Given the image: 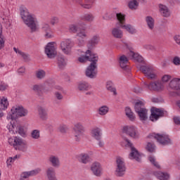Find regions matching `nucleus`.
<instances>
[{
  "instance_id": "obj_1",
  "label": "nucleus",
  "mask_w": 180,
  "mask_h": 180,
  "mask_svg": "<svg viewBox=\"0 0 180 180\" xmlns=\"http://www.w3.org/2000/svg\"><path fill=\"white\" fill-rule=\"evenodd\" d=\"M23 22L30 30V33L39 32V22L34 15L30 13L27 8H23Z\"/></svg>"
},
{
  "instance_id": "obj_2",
  "label": "nucleus",
  "mask_w": 180,
  "mask_h": 180,
  "mask_svg": "<svg viewBox=\"0 0 180 180\" xmlns=\"http://www.w3.org/2000/svg\"><path fill=\"white\" fill-rule=\"evenodd\" d=\"M148 139L156 140L162 146H171L172 144V140L169 138V135L165 134L152 133L148 136Z\"/></svg>"
},
{
  "instance_id": "obj_3",
  "label": "nucleus",
  "mask_w": 180,
  "mask_h": 180,
  "mask_svg": "<svg viewBox=\"0 0 180 180\" xmlns=\"http://www.w3.org/2000/svg\"><path fill=\"white\" fill-rule=\"evenodd\" d=\"M23 116V106L22 105H15L12 107L11 112L7 115L6 119L7 120H16V119H19V117H22Z\"/></svg>"
},
{
  "instance_id": "obj_4",
  "label": "nucleus",
  "mask_w": 180,
  "mask_h": 180,
  "mask_svg": "<svg viewBox=\"0 0 180 180\" xmlns=\"http://www.w3.org/2000/svg\"><path fill=\"white\" fill-rule=\"evenodd\" d=\"M85 127L82 123L77 122L74 124L72 127V134L74 136V139L75 141L79 143L81 141V136H84V133H85Z\"/></svg>"
},
{
  "instance_id": "obj_5",
  "label": "nucleus",
  "mask_w": 180,
  "mask_h": 180,
  "mask_svg": "<svg viewBox=\"0 0 180 180\" xmlns=\"http://www.w3.org/2000/svg\"><path fill=\"white\" fill-rule=\"evenodd\" d=\"M116 176H123L126 174V164L123 158L117 157L116 158Z\"/></svg>"
},
{
  "instance_id": "obj_6",
  "label": "nucleus",
  "mask_w": 180,
  "mask_h": 180,
  "mask_svg": "<svg viewBox=\"0 0 180 180\" xmlns=\"http://www.w3.org/2000/svg\"><path fill=\"white\" fill-rule=\"evenodd\" d=\"M97 63L98 58H96L94 62H91L87 67L86 70V77L91 79L96 78V75L98 74V71H96V69L98 68V65H96Z\"/></svg>"
},
{
  "instance_id": "obj_7",
  "label": "nucleus",
  "mask_w": 180,
  "mask_h": 180,
  "mask_svg": "<svg viewBox=\"0 0 180 180\" xmlns=\"http://www.w3.org/2000/svg\"><path fill=\"white\" fill-rule=\"evenodd\" d=\"M91 134L93 139L98 141V146L103 147L105 146V143L102 141V129L101 127H96L93 128Z\"/></svg>"
},
{
  "instance_id": "obj_8",
  "label": "nucleus",
  "mask_w": 180,
  "mask_h": 180,
  "mask_svg": "<svg viewBox=\"0 0 180 180\" xmlns=\"http://www.w3.org/2000/svg\"><path fill=\"white\" fill-rule=\"evenodd\" d=\"M143 84L145 88H146V89H149V91H155L158 92L164 89V84H162V82L160 81L151 82L150 83L144 82Z\"/></svg>"
},
{
  "instance_id": "obj_9",
  "label": "nucleus",
  "mask_w": 180,
  "mask_h": 180,
  "mask_svg": "<svg viewBox=\"0 0 180 180\" xmlns=\"http://www.w3.org/2000/svg\"><path fill=\"white\" fill-rule=\"evenodd\" d=\"M139 70L149 79H155V78H157L155 70H154V68L150 65H141L140 66Z\"/></svg>"
},
{
  "instance_id": "obj_10",
  "label": "nucleus",
  "mask_w": 180,
  "mask_h": 180,
  "mask_svg": "<svg viewBox=\"0 0 180 180\" xmlns=\"http://www.w3.org/2000/svg\"><path fill=\"white\" fill-rule=\"evenodd\" d=\"M126 143H127V146L131 148V153H129V159L130 160H136L138 162L141 161V155L139 153V150H136L134 146H133V143L130 142V141L127 139H125Z\"/></svg>"
},
{
  "instance_id": "obj_11",
  "label": "nucleus",
  "mask_w": 180,
  "mask_h": 180,
  "mask_svg": "<svg viewBox=\"0 0 180 180\" xmlns=\"http://www.w3.org/2000/svg\"><path fill=\"white\" fill-rule=\"evenodd\" d=\"M122 131L132 139H139L140 137V133H139L137 128L134 126H125L123 127Z\"/></svg>"
},
{
  "instance_id": "obj_12",
  "label": "nucleus",
  "mask_w": 180,
  "mask_h": 180,
  "mask_svg": "<svg viewBox=\"0 0 180 180\" xmlns=\"http://www.w3.org/2000/svg\"><path fill=\"white\" fill-rule=\"evenodd\" d=\"M45 54L48 58H54L57 56V49L54 46V42H49L45 47Z\"/></svg>"
},
{
  "instance_id": "obj_13",
  "label": "nucleus",
  "mask_w": 180,
  "mask_h": 180,
  "mask_svg": "<svg viewBox=\"0 0 180 180\" xmlns=\"http://www.w3.org/2000/svg\"><path fill=\"white\" fill-rule=\"evenodd\" d=\"M169 91H176V95L180 96V79L174 78L171 80L167 86Z\"/></svg>"
},
{
  "instance_id": "obj_14",
  "label": "nucleus",
  "mask_w": 180,
  "mask_h": 180,
  "mask_svg": "<svg viewBox=\"0 0 180 180\" xmlns=\"http://www.w3.org/2000/svg\"><path fill=\"white\" fill-rule=\"evenodd\" d=\"M8 143L10 146H13L15 150H20L22 151L23 150V146H22L23 144V139L22 138L15 136L13 139L10 138L8 139Z\"/></svg>"
},
{
  "instance_id": "obj_15",
  "label": "nucleus",
  "mask_w": 180,
  "mask_h": 180,
  "mask_svg": "<svg viewBox=\"0 0 180 180\" xmlns=\"http://www.w3.org/2000/svg\"><path fill=\"white\" fill-rule=\"evenodd\" d=\"M72 46H74V44L70 39H66L60 43V49L63 53H64V54H67L68 56L71 54Z\"/></svg>"
},
{
  "instance_id": "obj_16",
  "label": "nucleus",
  "mask_w": 180,
  "mask_h": 180,
  "mask_svg": "<svg viewBox=\"0 0 180 180\" xmlns=\"http://www.w3.org/2000/svg\"><path fill=\"white\" fill-rule=\"evenodd\" d=\"M96 58H98V56L95 54H93L92 51L91 50H87L86 51V55L83 56L82 57H79L78 58V61L79 63H86V61H91V63H94V61L96 60Z\"/></svg>"
},
{
  "instance_id": "obj_17",
  "label": "nucleus",
  "mask_w": 180,
  "mask_h": 180,
  "mask_svg": "<svg viewBox=\"0 0 180 180\" xmlns=\"http://www.w3.org/2000/svg\"><path fill=\"white\" fill-rule=\"evenodd\" d=\"M162 116H164V111L161 110L160 108H153V110H151L150 119L152 122H154L155 120L160 119V117H162Z\"/></svg>"
},
{
  "instance_id": "obj_18",
  "label": "nucleus",
  "mask_w": 180,
  "mask_h": 180,
  "mask_svg": "<svg viewBox=\"0 0 180 180\" xmlns=\"http://www.w3.org/2000/svg\"><path fill=\"white\" fill-rule=\"evenodd\" d=\"M91 169L96 176H101L102 175V167L101 163L96 162L91 165Z\"/></svg>"
},
{
  "instance_id": "obj_19",
  "label": "nucleus",
  "mask_w": 180,
  "mask_h": 180,
  "mask_svg": "<svg viewBox=\"0 0 180 180\" xmlns=\"http://www.w3.org/2000/svg\"><path fill=\"white\" fill-rule=\"evenodd\" d=\"M77 36L79 37L77 39L79 46H84V43H85V40H84V39L87 37L85 30H82L80 28V30L77 33Z\"/></svg>"
},
{
  "instance_id": "obj_20",
  "label": "nucleus",
  "mask_w": 180,
  "mask_h": 180,
  "mask_svg": "<svg viewBox=\"0 0 180 180\" xmlns=\"http://www.w3.org/2000/svg\"><path fill=\"white\" fill-rule=\"evenodd\" d=\"M120 26H117L115 27H113L111 30V34L115 37V39H122L123 37V31L120 30Z\"/></svg>"
},
{
  "instance_id": "obj_21",
  "label": "nucleus",
  "mask_w": 180,
  "mask_h": 180,
  "mask_svg": "<svg viewBox=\"0 0 180 180\" xmlns=\"http://www.w3.org/2000/svg\"><path fill=\"white\" fill-rule=\"evenodd\" d=\"M37 110H38V115L39 116V119H41V120L46 121L47 120V119H49L47 110H46L44 107L38 106Z\"/></svg>"
},
{
  "instance_id": "obj_22",
  "label": "nucleus",
  "mask_w": 180,
  "mask_h": 180,
  "mask_svg": "<svg viewBox=\"0 0 180 180\" xmlns=\"http://www.w3.org/2000/svg\"><path fill=\"white\" fill-rule=\"evenodd\" d=\"M99 43V36L94 35L89 41L87 44V49L90 50H93V49Z\"/></svg>"
},
{
  "instance_id": "obj_23",
  "label": "nucleus",
  "mask_w": 180,
  "mask_h": 180,
  "mask_svg": "<svg viewBox=\"0 0 180 180\" xmlns=\"http://www.w3.org/2000/svg\"><path fill=\"white\" fill-rule=\"evenodd\" d=\"M159 11L160 14L164 18H169L171 16V12L169 11V8L167 7L165 5L160 4L159 5Z\"/></svg>"
},
{
  "instance_id": "obj_24",
  "label": "nucleus",
  "mask_w": 180,
  "mask_h": 180,
  "mask_svg": "<svg viewBox=\"0 0 180 180\" xmlns=\"http://www.w3.org/2000/svg\"><path fill=\"white\" fill-rule=\"evenodd\" d=\"M32 91H34V92H36L38 96H41L44 92H47V91H46V89H44V86L43 84H34L32 86Z\"/></svg>"
},
{
  "instance_id": "obj_25",
  "label": "nucleus",
  "mask_w": 180,
  "mask_h": 180,
  "mask_svg": "<svg viewBox=\"0 0 180 180\" xmlns=\"http://www.w3.org/2000/svg\"><path fill=\"white\" fill-rule=\"evenodd\" d=\"M92 86L86 82H80L77 85V89L82 92H86L89 89H91Z\"/></svg>"
},
{
  "instance_id": "obj_26",
  "label": "nucleus",
  "mask_w": 180,
  "mask_h": 180,
  "mask_svg": "<svg viewBox=\"0 0 180 180\" xmlns=\"http://www.w3.org/2000/svg\"><path fill=\"white\" fill-rule=\"evenodd\" d=\"M48 161L54 168H58L60 167V158L58 156L51 155Z\"/></svg>"
},
{
  "instance_id": "obj_27",
  "label": "nucleus",
  "mask_w": 180,
  "mask_h": 180,
  "mask_svg": "<svg viewBox=\"0 0 180 180\" xmlns=\"http://www.w3.org/2000/svg\"><path fill=\"white\" fill-rule=\"evenodd\" d=\"M137 115L141 122H146L148 119V110L147 108H143L141 111H138Z\"/></svg>"
},
{
  "instance_id": "obj_28",
  "label": "nucleus",
  "mask_w": 180,
  "mask_h": 180,
  "mask_svg": "<svg viewBox=\"0 0 180 180\" xmlns=\"http://www.w3.org/2000/svg\"><path fill=\"white\" fill-rule=\"evenodd\" d=\"M117 19L118 22L116 23V26H122L124 25V22H126V17L124 15L122 14V13H119L116 14Z\"/></svg>"
},
{
  "instance_id": "obj_29",
  "label": "nucleus",
  "mask_w": 180,
  "mask_h": 180,
  "mask_svg": "<svg viewBox=\"0 0 180 180\" xmlns=\"http://www.w3.org/2000/svg\"><path fill=\"white\" fill-rule=\"evenodd\" d=\"M46 174L49 180H58L57 179V177H56V169L53 167L48 168Z\"/></svg>"
},
{
  "instance_id": "obj_30",
  "label": "nucleus",
  "mask_w": 180,
  "mask_h": 180,
  "mask_svg": "<svg viewBox=\"0 0 180 180\" xmlns=\"http://www.w3.org/2000/svg\"><path fill=\"white\" fill-rule=\"evenodd\" d=\"M57 60L58 68H60V70H64L65 65H67V62H65L64 57H63V56H58Z\"/></svg>"
},
{
  "instance_id": "obj_31",
  "label": "nucleus",
  "mask_w": 180,
  "mask_h": 180,
  "mask_svg": "<svg viewBox=\"0 0 180 180\" xmlns=\"http://www.w3.org/2000/svg\"><path fill=\"white\" fill-rule=\"evenodd\" d=\"M106 89L112 92L114 96L117 95V91H116V87L113 85V83L110 81L107 82Z\"/></svg>"
},
{
  "instance_id": "obj_32",
  "label": "nucleus",
  "mask_w": 180,
  "mask_h": 180,
  "mask_svg": "<svg viewBox=\"0 0 180 180\" xmlns=\"http://www.w3.org/2000/svg\"><path fill=\"white\" fill-rule=\"evenodd\" d=\"M9 103L8 102V98L2 97L0 98V110H5L8 109Z\"/></svg>"
},
{
  "instance_id": "obj_33",
  "label": "nucleus",
  "mask_w": 180,
  "mask_h": 180,
  "mask_svg": "<svg viewBox=\"0 0 180 180\" xmlns=\"http://www.w3.org/2000/svg\"><path fill=\"white\" fill-rule=\"evenodd\" d=\"M91 161V158L89 155L86 153H82L79 155V162L82 164H88Z\"/></svg>"
},
{
  "instance_id": "obj_34",
  "label": "nucleus",
  "mask_w": 180,
  "mask_h": 180,
  "mask_svg": "<svg viewBox=\"0 0 180 180\" xmlns=\"http://www.w3.org/2000/svg\"><path fill=\"white\" fill-rule=\"evenodd\" d=\"M155 176L160 180H168L169 179V175L167 173H162L161 172H155Z\"/></svg>"
},
{
  "instance_id": "obj_35",
  "label": "nucleus",
  "mask_w": 180,
  "mask_h": 180,
  "mask_svg": "<svg viewBox=\"0 0 180 180\" xmlns=\"http://www.w3.org/2000/svg\"><path fill=\"white\" fill-rule=\"evenodd\" d=\"M125 115L131 122H134L136 120V116L134 113L131 112V109L129 107L125 108Z\"/></svg>"
},
{
  "instance_id": "obj_36",
  "label": "nucleus",
  "mask_w": 180,
  "mask_h": 180,
  "mask_svg": "<svg viewBox=\"0 0 180 180\" xmlns=\"http://www.w3.org/2000/svg\"><path fill=\"white\" fill-rule=\"evenodd\" d=\"M129 56L132 60H135L136 61H138V63H142L143 61V57L139 56V53H134V51H130Z\"/></svg>"
},
{
  "instance_id": "obj_37",
  "label": "nucleus",
  "mask_w": 180,
  "mask_h": 180,
  "mask_svg": "<svg viewBox=\"0 0 180 180\" xmlns=\"http://www.w3.org/2000/svg\"><path fill=\"white\" fill-rule=\"evenodd\" d=\"M122 29H125L127 32H129L130 34H136L137 32V30L134 27H133L131 25H124L122 27H121Z\"/></svg>"
},
{
  "instance_id": "obj_38",
  "label": "nucleus",
  "mask_w": 180,
  "mask_h": 180,
  "mask_svg": "<svg viewBox=\"0 0 180 180\" xmlns=\"http://www.w3.org/2000/svg\"><path fill=\"white\" fill-rule=\"evenodd\" d=\"M146 22L148 25V27L150 30H153V29H154V25H155L154 18H153V17H151V16H147V17H146Z\"/></svg>"
},
{
  "instance_id": "obj_39",
  "label": "nucleus",
  "mask_w": 180,
  "mask_h": 180,
  "mask_svg": "<svg viewBox=\"0 0 180 180\" xmlns=\"http://www.w3.org/2000/svg\"><path fill=\"white\" fill-rule=\"evenodd\" d=\"M145 149L148 153H155V144L153 142H147Z\"/></svg>"
},
{
  "instance_id": "obj_40",
  "label": "nucleus",
  "mask_w": 180,
  "mask_h": 180,
  "mask_svg": "<svg viewBox=\"0 0 180 180\" xmlns=\"http://www.w3.org/2000/svg\"><path fill=\"white\" fill-rule=\"evenodd\" d=\"M77 3L79 4V5H80V6L82 8H83V9H92V4H94V2H82V0H78Z\"/></svg>"
},
{
  "instance_id": "obj_41",
  "label": "nucleus",
  "mask_w": 180,
  "mask_h": 180,
  "mask_svg": "<svg viewBox=\"0 0 180 180\" xmlns=\"http://www.w3.org/2000/svg\"><path fill=\"white\" fill-rule=\"evenodd\" d=\"M98 112L101 116H105V115L109 112V107L108 105H103L98 109Z\"/></svg>"
},
{
  "instance_id": "obj_42",
  "label": "nucleus",
  "mask_w": 180,
  "mask_h": 180,
  "mask_svg": "<svg viewBox=\"0 0 180 180\" xmlns=\"http://www.w3.org/2000/svg\"><path fill=\"white\" fill-rule=\"evenodd\" d=\"M134 109L136 113L140 112L143 109H146V108H144V103H143V101H137L136 103H135Z\"/></svg>"
},
{
  "instance_id": "obj_43",
  "label": "nucleus",
  "mask_w": 180,
  "mask_h": 180,
  "mask_svg": "<svg viewBox=\"0 0 180 180\" xmlns=\"http://www.w3.org/2000/svg\"><path fill=\"white\" fill-rule=\"evenodd\" d=\"M128 7L129 9H131V11H136L139 8V3L137 2V0H131L128 3Z\"/></svg>"
},
{
  "instance_id": "obj_44",
  "label": "nucleus",
  "mask_w": 180,
  "mask_h": 180,
  "mask_svg": "<svg viewBox=\"0 0 180 180\" xmlns=\"http://www.w3.org/2000/svg\"><path fill=\"white\" fill-rule=\"evenodd\" d=\"M35 75L38 79H43L46 77V71H44V70H37L35 72Z\"/></svg>"
},
{
  "instance_id": "obj_45",
  "label": "nucleus",
  "mask_w": 180,
  "mask_h": 180,
  "mask_svg": "<svg viewBox=\"0 0 180 180\" xmlns=\"http://www.w3.org/2000/svg\"><path fill=\"white\" fill-rule=\"evenodd\" d=\"M5 47V37L2 34V26L0 25V50Z\"/></svg>"
},
{
  "instance_id": "obj_46",
  "label": "nucleus",
  "mask_w": 180,
  "mask_h": 180,
  "mask_svg": "<svg viewBox=\"0 0 180 180\" xmlns=\"http://www.w3.org/2000/svg\"><path fill=\"white\" fill-rule=\"evenodd\" d=\"M2 23L5 25L6 28L9 29L12 27V20H10L8 17L2 18Z\"/></svg>"
},
{
  "instance_id": "obj_47",
  "label": "nucleus",
  "mask_w": 180,
  "mask_h": 180,
  "mask_svg": "<svg viewBox=\"0 0 180 180\" xmlns=\"http://www.w3.org/2000/svg\"><path fill=\"white\" fill-rule=\"evenodd\" d=\"M94 15L92 14H84L83 15L81 16V20H86L87 22H92V20H94Z\"/></svg>"
},
{
  "instance_id": "obj_48",
  "label": "nucleus",
  "mask_w": 180,
  "mask_h": 180,
  "mask_svg": "<svg viewBox=\"0 0 180 180\" xmlns=\"http://www.w3.org/2000/svg\"><path fill=\"white\" fill-rule=\"evenodd\" d=\"M31 137L34 140H39L40 139V131L38 129L33 130L31 133Z\"/></svg>"
},
{
  "instance_id": "obj_49",
  "label": "nucleus",
  "mask_w": 180,
  "mask_h": 180,
  "mask_svg": "<svg viewBox=\"0 0 180 180\" xmlns=\"http://www.w3.org/2000/svg\"><path fill=\"white\" fill-rule=\"evenodd\" d=\"M80 29H81V27H79V25H72L70 27V30L72 33H78Z\"/></svg>"
},
{
  "instance_id": "obj_50",
  "label": "nucleus",
  "mask_w": 180,
  "mask_h": 180,
  "mask_svg": "<svg viewBox=\"0 0 180 180\" xmlns=\"http://www.w3.org/2000/svg\"><path fill=\"white\" fill-rule=\"evenodd\" d=\"M148 160H149L150 162H151V164H153V165H154V167H155L158 169L160 168V166L158 164V162L157 161H155V158H154L153 156H150L148 158Z\"/></svg>"
},
{
  "instance_id": "obj_51",
  "label": "nucleus",
  "mask_w": 180,
  "mask_h": 180,
  "mask_svg": "<svg viewBox=\"0 0 180 180\" xmlns=\"http://www.w3.org/2000/svg\"><path fill=\"white\" fill-rule=\"evenodd\" d=\"M58 131H60V133H62L63 134L67 133V131H68V127H67V125H60L58 127Z\"/></svg>"
},
{
  "instance_id": "obj_52",
  "label": "nucleus",
  "mask_w": 180,
  "mask_h": 180,
  "mask_svg": "<svg viewBox=\"0 0 180 180\" xmlns=\"http://www.w3.org/2000/svg\"><path fill=\"white\" fill-rule=\"evenodd\" d=\"M15 133L20 134V136H23V125L19 124L16 127Z\"/></svg>"
},
{
  "instance_id": "obj_53",
  "label": "nucleus",
  "mask_w": 180,
  "mask_h": 180,
  "mask_svg": "<svg viewBox=\"0 0 180 180\" xmlns=\"http://www.w3.org/2000/svg\"><path fill=\"white\" fill-rule=\"evenodd\" d=\"M9 123L7 124V129L10 133H13V129H15V124L12 123V121L8 120Z\"/></svg>"
},
{
  "instance_id": "obj_54",
  "label": "nucleus",
  "mask_w": 180,
  "mask_h": 180,
  "mask_svg": "<svg viewBox=\"0 0 180 180\" xmlns=\"http://www.w3.org/2000/svg\"><path fill=\"white\" fill-rule=\"evenodd\" d=\"M41 29L43 32L46 33V32H49L50 30H51V27H50V25L44 23L42 25Z\"/></svg>"
},
{
  "instance_id": "obj_55",
  "label": "nucleus",
  "mask_w": 180,
  "mask_h": 180,
  "mask_svg": "<svg viewBox=\"0 0 180 180\" xmlns=\"http://www.w3.org/2000/svg\"><path fill=\"white\" fill-rule=\"evenodd\" d=\"M41 169L40 168L35 169L34 170L30 171V176H35V175H37L38 174H40Z\"/></svg>"
},
{
  "instance_id": "obj_56",
  "label": "nucleus",
  "mask_w": 180,
  "mask_h": 180,
  "mask_svg": "<svg viewBox=\"0 0 180 180\" xmlns=\"http://www.w3.org/2000/svg\"><path fill=\"white\" fill-rule=\"evenodd\" d=\"M50 22L51 25H52V26H54V25H57V23L60 22V19L58 18V17L53 16L51 18Z\"/></svg>"
},
{
  "instance_id": "obj_57",
  "label": "nucleus",
  "mask_w": 180,
  "mask_h": 180,
  "mask_svg": "<svg viewBox=\"0 0 180 180\" xmlns=\"http://www.w3.org/2000/svg\"><path fill=\"white\" fill-rule=\"evenodd\" d=\"M32 59L30 58V55L29 53H23V62L29 63Z\"/></svg>"
},
{
  "instance_id": "obj_58",
  "label": "nucleus",
  "mask_w": 180,
  "mask_h": 180,
  "mask_svg": "<svg viewBox=\"0 0 180 180\" xmlns=\"http://www.w3.org/2000/svg\"><path fill=\"white\" fill-rule=\"evenodd\" d=\"M125 63H129V59H127V57L124 55H122L120 58V64H123Z\"/></svg>"
},
{
  "instance_id": "obj_59",
  "label": "nucleus",
  "mask_w": 180,
  "mask_h": 180,
  "mask_svg": "<svg viewBox=\"0 0 180 180\" xmlns=\"http://www.w3.org/2000/svg\"><path fill=\"white\" fill-rule=\"evenodd\" d=\"M128 63H120V65L121 67V68L122 70H124V71H127L129 72L130 71V68H129V65H127Z\"/></svg>"
},
{
  "instance_id": "obj_60",
  "label": "nucleus",
  "mask_w": 180,
  "mask_h": 180,
  "mask_svg": "<svg viewBox=\"0 0 180 180\" xmlns=\"http://www.w3.org/2000/svg\"><path fill=\"white\" fill-rule=\"evenodd\" d=\"M172 63L174 65H180V58L175 56L172 60Z\"/></svg>"
},
{
  "instance_id": "obj_61",
  "label": "nucleus",
  "mask_w": 180,
  "mask_h": 180,
  "mask_svg": "<svg viewBox=\"0 0 180 180\" xmlns=\"http://www.w3.org/2000/svg\"><path fill=\"white\" fill-rule=\"evenodd\" d=\"M44 37H46V39H52L53 32L51 31V30L50 31L45 32Z\"/></svg>"
},
{
  "instance_id": "obj_62",
  "label": "nucleus",
  "mask_w": 180,
  "mask_h": 180,
  "mask_svg": "<svg viewBox=\"0 0 180 180\" xmlns=\"http://www.w3.org/2000/svg\"><path fill=\"white\" fill-rule=\"evenodd\" d=\"M171 79V76L169 75H165L162 77V82H168Z\"/></svg>"
},
{
  "instance_id": "obj_63",
  "label": "nucleus",
  "mask_w": 180,
  "mask_h": 180,
  "mask_svg": "<svg viewBox=\"0 0 180 180\" xmlns=\"http://www.w3.org/2000/svg\"><path fill=\"white\" fill-rule=\"evenodd\" d=\"M8 88V84H5V82H1L0 83V91H5Z\"/></svg>"
},
{
  "instance_id": "obj_64",
  "label": "nucleus",
  "mask_w": 180,
  "mask_h": 180,
  "mask_svg": "<svg viewBox=\"0 0 180 180\" xmlns=\"http://www.w3.org/2000/svg\"><path fill=\"white\" fill-rule=\"evenodd\" d=\"M143 48L146 49V50H155V47L150 44H145L143 45Z\"/></svg>"
}]
</instances>
